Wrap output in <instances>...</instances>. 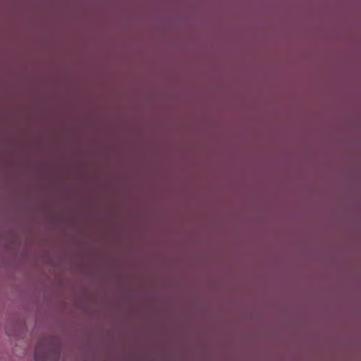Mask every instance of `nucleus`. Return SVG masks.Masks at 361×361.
Segmentation results:
<instances>
[{"mask_svg":"<svg viewBox=\"0 0 361 361\" xmlns=\"http://www.w3.org/2000/svg\"><path fill=\"white\" fill-rule=\"evenodd\" d=\"M59 356L57 348L47 338H41L37 341L35 349V361H56Z\"/></svg>","mask_w":361,"mask_h":361,"instance_id":"1","label":"nucleus"}]
</instances>
